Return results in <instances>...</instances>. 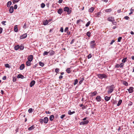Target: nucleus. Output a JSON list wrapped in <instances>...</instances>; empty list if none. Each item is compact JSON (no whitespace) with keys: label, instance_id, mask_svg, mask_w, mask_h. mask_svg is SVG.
<instances>
[{"label":"nucleus","instance_id":"nucleus-1","mask_svg":"<svg viewBox=\"0 0 134 134\" xmlns=\"http://www.w3.org/2000/svg\"><path fill=\"white\" fill-rule=\"evenodd\" d=\"M48 121V118L47 117H45L43 119H40L39 121L40 123L42 124L43 122L45 124L47 123Z\"/></svg>","mask_w":134,"mask_h":134},{"label":"nucleus","instance_id":"nucleus-2","mask_svg":"<svg viewBox=\"0 0 134 134\" xmlns=\"http://www.w3.org/2000/svg\"><path fill=\"white\" fill-rule=\"evenodd\" d=\"M95 42L96 41L94 40H93L90 42V47L91 48L93 49L95 47V46L96 45Z\"/></svg>","mask_w":134,"mask_h":134},{"label":"nucleus","instance_id":"nucleus-3","mask_svg":"<svg viewBox=\"0 0 134 134\" xmlns=\"http://www.w3.org/2000/svg\"><path fill=\"white\" fill-rule=\"evenodd\" d=\"M97 76L98 78L101 79H102L103 78H106L107 77V75L104 74H99L97 75Z\"/></svg>","mask_w":134,"mask_h":134},{"label":"nucleus","instance_id":"nucleus-4","mask_svg":"<svg viewBox=\"0 0 134 134\" xmlns=\"http://www.w3.org/2000/svg\"><path fill=\"white\" fill-rule=\"evenodd\" d=\"M114 86L113 85H111L109 88V89L108 90V94L110 93H112L114 90Z\"/></svg>","mask_w":134,"mask_h":134},{"label":"nucleus","instance_id":"nucleus-5","mask_svg":"<svg viewBox=\"0 0 134 134\" xmlns=\"http://www.w3.org/2000/svg\"><path fill=\"white\" fill-rule=\"evenodd\" d=\"M64 11L67 12L68 14H70L71 11V10H70L69 8L67 7H65L64 8Z\"/></svg>","mask_w":134,"mask_h":134},{"label":"nucleus","instance_id":"nucleus-6","mask_svg":"<svg viewBox=\"0 0 134 134\" xmlns=\"http://www.w3.org/2000/svg\"><path fill=\"white\" fill-rule=\"evenodd\" d=\"M89 122V121L88 120H86V121H81L80 122V125H85L87 124Z\"/></svg>","mask_w":134,"mask_h":134},{"label":"nucleus","instance_id":"nucleus-7","mask_svg":"<svg viewBox=\"0 0 134 134\" xmlns=\"http://www.w3.org/2000/svg\"><path fill=\"white\" fill-rule=\"evenodd\" d=\"M33 58V55H29L27 58L28 60L31 62Z\"/></svg>","mask_w":134,"mask_h":134},{"label":"nucleus","instance_id":"nucleus-8","mask_svg":"<svg viewBox=\"0 0 134 134\" xmlns=\"http://www.w3.org/2000/svg\"><path fill=\"white\" fill-rule=\"evenodd\" d=\"M107 20L110 21L112 22L113 21H114V18L111 16L107 18Z\"/></svg>","mask_w":134,"mask_h":134},{"label":"nucleus","instance_id":"nucleus-9","mask_svg":"<svg viewBox=\"0 0 134 134\" xmlns=\"http://www.w3.org/2000/svg\"><path fill=\"white\" fill-rule=\"evenodd\" d=\"M27 37V34L26 33L20 36V39H22L26 38Z\"/></svg>","mask_w":134,"mask_h":134},{"label":"nucleus","instance_id":"nucleus-10","mask_svg":"<svg viewBox=\"0 0 134 134\" xmlns=\"http://www.w3.org/2000/svg\"><path fill=\"white\" fill-rule=\"evenodd\" d=\"M133 88L132 87H130L129 89L127 90H128L129 92L130 93H132L133 92Z\"/></svg>","mask_w":134,"mask_h":134},{"label":"nucleus","instance_id":"nucleus-11","mask_svg":"<svg viewBox=\"0 0 134 134\" xmlns=\"http://www.w3.org/2000/svg\"><path fill=\"white\" fill-rule=\"evenodd\" d=\"M35 83V81L34 80L32 81L30 84V86L31 87H32Z\"/></svg>","mask_w":134,"mask_h":134},{"label":"nucleus","instance_id":"nucleus-12","mask_svg":"<svg viewBox=\"0 0 134 134\" xmlns=\"http://www.w3.org/2000/svg\"><path fill=\"white\" fill-rule=\"evenodd\" d=\"M102 99L101 97L99 96H97L96 98V100L98 102H100L101 101Z\"/></svg>","mask_w":134,"mask_h":134},{"label":"nucleus","instance_id":"nucleus-13","mask_svg":"<svg viewBox=\"0 0 134 134\" xmlns=\"http://www.w3.org/2000/svg\"><path fill=\"white\" fill-rule=\"evenodd\" d=\"M90 93L92 94L91 95V96L92 97H93L95 96H96L98 94L97 92L96 91L92 92Z\"/></svg>","mask_w":134,"mask_h":134},{"label":"nucleus","instance_id":"nucleus-14","mask_svg":"<svg viewBox=\"0 0 134 134\" xmlns=\"http://www.w3.org/2000/svg\"><path fill=\"white\" fill-rule=\"evenodd\" d=\"M14 8L12 6H11L10 8L9 11L10 13H12L13 12Z\"/></svg>","mask_w":134,"mask_h":134},{"label":"nucleus","instance_id":"nucleus-15","mask_svg":"<svg viewBox=\"0 0 134 134\" xmlns=\"http://www.w3.org/2000/svg\"><path fill=\"white\" fill-rule=\"evenodd\" d=\"M63 12V10L62 8H60L57 11L58 13L60 14H62V13Z\"/></svg>","mask_w":134,"mask_h":134},{"label":"nucleus","instance_id":"nucleus-16","mask_svg":"<svg viewBox=\"0 0 134 134\" xmlns=\"http://www.w3.org/2000/svg\"><path fill=\"white\" fill-rule=\"evenodd\" d=\"M110 97H108L107 96H106L105 97H104V100L105 101H108L110 99Z\"/></svg>","mask_w":134,"mask_h":134},{"label":"nucleus","instance_id":"nucleus-17","mask_svg":"<svg viewBox=\"0 0 134 134\" xmlns=\"http://www.w3.org/2000/svg\"><path fill=\"white\" fill-rule=\"evenodd\" d=\"M17 78H21V79H23L24 78V76L21 74H19L18 75Z\"/></svg>","mask_w":134,"mask_h":134},{"label":"nucleus","instance_id":"nucleus-18","mask_svg":"<svg viewBox=\"0 0 134 134\" xmlns=\"http://www.w3.org/2000/svg\"><path fill=\"white\" fill-rule=\"evenodd\" d=\"M49 52V55L50 56L53 55L55 53V52L53 50H51Z\"/></svg>","mask_w":134,"mask_h":134},{"label":"nucleus","instance_id":"nucleus-19","mask_svg":"<svg viewBox=\"0 0 134 134\" xmlns=\"http://www.w3.org/2000/svg\"><path fill=\"white\" fill-rule=\"evenodd\" d=\"M94 8L93 7H91L88 10V11L90 13H92L93 12L94 10Z\"/></svg>","mask_w":134,"mask_h":134},{"label":"nucleus","instance_id":"nucleus-20","mask_svg":"<svg viewBox=\"0 0 134 134\" xmlns=\"http://www.w3.org/2000/svg\"><path fill=\"white\" fill-rule=\"evenodd\" d=\"M48 23V21L47 20H44L43 22V25H47Z\"/></svg>","mask_w":134,"mask_h":134},{"label":"nucleus","instance_id":"nucleus-21","mask_svg":"<svg viewBox=\"0 0 134 134\" xmlns=\"http://www.w3.org/2000/svg\"><path fill=\"white\" fill-rule=\"evenodd\" d=\"M25 67V65L24 64H21L20 67V69L21 70H23Z\"/></svg>","mask_w":134,"mask_h":134},{"label":"nucleus","instance_id":"nucleus-22","mask_svg":"<svg viewBox=\"0 0 134 134\" xmlns=\"http://www.w3.org/2000/svg\"><path fill=\"white\" fill-rule=\"evenodd\" d=\"M35 127L34 125H32L28 128V130L29 131L33 129Z\"/></svg>","mask_w":134,"mask_h":134},{"label":"nucleus","instance_id":"nucleus-23","mask_svg":"<svg viewBox=\"0 0 134 134\" xmlns=\"http://www.w3.org/2000/svg\"><path fill=\"white\" fill-rule=\"evenodd\" d=\"M26 65L27 66H29L31 64V61H30L29 60H27L26 62Z\"/></svg>","mask_w":134,"mask_h":134},{"label":"nucleus","instance_id":"nucleus-24","mask_svg":"<svg viewBox=\"0 0 134 134\" xmlns=\"http://www.w3.org/2000/svg\"><path fill=\"white\" fill-rule=\"evenodd\" d=\"M54 118V116L53 115H52L50 116L49 119L51 121H52Z\"/></svg>","mask_w":134,"mask_h":134},{"label":"nucleus","instance_id":"nucleus-25","mask_svg":"<svg viewBox=\"0 0 134 134\" xmlns=\"http://www.w3.org/2000/svg\"><path fill=\"white\" fill-rule=\"evenodd\" d=\"M12 3L11 1L8 2L7 4V7H10V6L12 4Z\"/></svg>","mask_w":134,"mask_h":134},{"label":"nucleus","instance_id":"nucleus-26","mask_svg":"<svg viewBox=\"0 0 134 134\" xmlns=\"http://www.w3.org/2000/svg\"><path fill=\"white\" fill-rule=\"evenodd\" d=\"M75 111H73L72 112H71V111L70 110H69L68 111V114H69L70 115H72V114L75 113Z\"/></svg>","mask_w":134,"mask_h":134},{"label":"nucleus","instance_id":"nucleus-27","mask_svg":"<svg viewBox=\"0 0 134 134\" xmlns=\"http://www.w3.org/2000/svg\"><path fill=\"white\" fill-rule=\"evenodd\" d=\"M19 45H17V46H15L14 47L15 49V50H17L19 49Z\"/></svg>","mask_w":134,"mask_h":134},{"label":"nucleus","instance_id":"nucleus-28","mask_svg":"<svg viewBox=\"0 0 134 134\" xmlns=\"http://www.w3.org/2000/svg\"><path fill=\"white\" fill-rule=\"evenodd\" d=\"M122 102V100L120 99L119 100L117 104V106H120L121 103Z\"/></svg>","mask_w":134,"mask_h":134},{"label":"nucleus","instance_id":"nucleus-29","mask_svg":"<svg viewBox=\"0 0 134 134\" xmlns=\"http://www.w3.org/2000/svg\"><path fill=\"white\" fill-rule=\"evenodd\" d=\"M66 71L69 74L70 73L71 71H70V68H68L66 69Z\"/></svg>","mask_w":134,"mask_h":134},{"label":"nucleus","instance_id":"nucleus-30","mask_svg":"<svg viewBox=\"0 0 134 134\" xmlns=\"http://www.w3.org/2000/svg\"><path fill=\"white\" fill-rule=\"evenodd\" d=\"M74 85H76L77 84L78 82V80L77 79H75L74 80Z\"/></svg>","mask_w":134,"mask_h":134},{"label":"nucleus","instance_id":"nucleus-31","mask_svg":"<svg viewBox=\"0 0 134 134\" xmlns=\"http://www.w3.org/2000/svg\"><path fill=\"white\" fill-rule=\"evenodd\" d=\"M19 49L21 50H23L24 48V46L22 44L19 46Z\"/></svg>","mask_w":134,"mask_h":134},{"label":"nucleus","instance_id":"nucleus-32","mask_svg":"<svg viewBox=\"0 0 134 134\" xmlns=\"http://www.w3.org/2000/svg\"><path fill=\"white\" fill-rule=\"evenodd\" d=\"M34 110V109H33L32 108H29L28 110V112L29 113H32V112Z\"/></svg>","mask_w":134,"mask_h":134},{"label":"nucleus","instance_id":"nucleus-33","mask_svg":"<svg viewBox=\"0 0 134 134\" xmlns=\"http://www.w3.org/2000/svg\"><path fill=\"white\" fill-rule=\"evenodd\" d=\"M127 57H125L122 60V62L123 63H125L127 59Z\"/></svg>","mask_w":134,"mask_h":134},{"label":"nucleus","instance_id":"nucleus-34","mask_svg":"<svg viewBox=\"0 0 134 134\" xmlns=\"http://www.w3.org/2000/svg\"><path fill=\"white\" fill-rule=\"evenodd\" d=\"M91 33L90 31L87 32L86 33V35L88 37H90L91 36Z\"/></svg>","mask_w":134,"mask_h":134},{"label":"nucleus","instance_id":"nucleus-35","mask_svg":"<svg viewBox=\"0 0 134 134\" xmlns=\"http://www.w3.org/2000/svg\"><path fill=\"white\" fill-rule=\"evenodd\" d=\"M112 11V9L111 8H110L109 9H106L105 10V11L106 12H110Z\"/></svg>","mask_w":134,"mask_h":134},{"label":"nucleus","instance_id":"nucleus-36","mask_svg":"<svg viewBox=\"0 0 134 134\" xmlns=\"http://www.w3.org/2000/svg\"><path fill=\"white\" fill-rule=\"evenodd\" d=\"M14 30L15 32H17L18 31V29L17 25L15 26L14 28Z\"/></svg>","mask_w":134,"mask_h":134},{"label":"nucleus","instance_id":"nucleus-37","mask_svg":"<svg viewBox=\"0 0 134 134\" xmlns=\"http://www.w3.org/2000/svg\"><path fill=\"white\" fill-rule=\"evenodd\" d=\"M49 53V52H48L46 51H44V53H43V55L44 56L45 55H47Z\"/></svg>","mask_w":134,"mask_h":134},{"label":"nucleus","instance_id":"nucleus-38","mask_svg":"<svg viewBox=\"0 0 134 134\" xmlns=\"http://www.w3.org/2000/svg\"><path fill=\"white\" fill-rule=\"evenodd\" d=\"M5 66L6 68H10V66L8 64H5Z\"/></svg>","mask_w":134,"mask_h":134},{"label":"nucleus","instance_id":"nucleus-39","mask_svg":"<svg viewBox=\"0 0 134 134\" xmlns=\"http://www.w3.org/2000/svg\"><path fill=\"white\" fill-rule=\"evenodd\" d=\"M84 80V79L83 78H81V79L79 82V84L80 85L82 82Z\"/></svg>","mask_w":134,"mask_h":134},{"label":"nucleus","instance_id":"nucleus-40","mask_svg":"<svg viewBox=\"0 0 134 134\" xmlns=\"http://www.w3.org/2000/svg\"><path fill=\"white\" fill-rule=\"evenodd\" d=\"M39 64L40 66L42 67L44 65V63L41 62H39Z\"/></svg>","mask_w":134,"mask_h":134},{"label":"nucleus","instance_id":"nucleus-41","mask_svg":"<svg viewBox=\"0 0 134 134\" xmlns=\"http://www.w3.org/2000/svg\"><path fill=\"white\" fill-rule=\"evenodd\" d=\"M123 84L125 85V86H127L128 85V83L126 81H124L123 82Z\"/></svg>","mask_w":134,"mask_h":134},{"label":"nucleus","instance_id":"nucleus-42","mask_svg":"<svg viewBox=\"0 0 134 134\" xmlns=\"http://www.w3.org/2000/svg\"><path fill=\"white\" fill-rule=\"evenodd\" d=\"M90 21H88L86 24V27H88L89 25H90Z\"/></svg>","mask_w":134,"mask_h":134},{"label":"nucleus","instance_id":"nucleus-43","mask_svg":"<svg viewBox=\"0 0 134 134\" xmlns=\"http://www.w3.org/2000/svg\"><path fill=\"white\" fill-rule=\"evenodd\" d=\"M59 71V68H56L55 69V72L56 73H58Z\"/></svg>","mask_w":134,"mask_h":134},{"label":"nucleus","instance_id":"nucleus-44","mask_svg":"<svg viewBox=\"0 0 134 134\" xmlns=\"http://www.w3.org/2000/svg\"><path fill=\"white\" fill-rule=\"evenodd\" d=\"M45 4L44 3H42L41 4V7L42 8H44L45 6Z\"/></svg>","mask_w":134,"mask_h":134},{"label":"nucleus","instance_id":"nucleus-45","mask_svg":"<svg viewBox=\"0 0 134 134\" xmlns=\"http://www.w3.org/2000/svg\"><path fill=\"white\" fill-rule=\"evenodd\" d=\"M18 2V0H13V4H15L16 2Z\"/></svg>","mask_w":134,"mask_h":134},{"label":"nucleus","instance_id":"nucleus-46","mask_svg":"<svg viewBox=\"0 0 134 134\" xmlns=\"http://www.w3.org/2000/svg\"><path fill=\"white\" fill-rule=\"evenodd\" d=\"M122 39V37H119L118 38V42H120L121 40Z\"/></svg>","mask_w":134,"mask_h":134},{"label":"nucleus","instance_id":"nucleus-47","mask_svg":"<svg viewBox=\"0 0 134 134\" xmlns=\"http://www.w3.org/2000/svg\"><path fill=\"white\" fill-rule=\"evenodd\" d=\"M92 57V55L91 54H90L88 56L87 58L88 59Z\"/></svg>","mask_w":134,"mask_h":134},{"label":"nucleus","instance_id":"nucleus-48","mask_svg":"<svg viewBox=\"0 0 134 134\" xmlns=\"http://www.w3.org/2000/svg\"><path fill=\"white\" fill-rule=\"evenodd\" d=\"M123 63H121L120 64V65H119V66L121 68H122L123 67V66L124 65V64H123Z\"/></svg>","mask_w":134,"mask_h":134},{"label":"nucleus","instance_id":"nucleus-49","mask_svg":"<svg viewBox=\"0 0 134 134\" xmlns=\"http://www.w3.org/2000/svg\"><path fill=\"white\" fill-rule=\"evenodd\" d=\"M68 27H66L64 30V32H67L68 31Z\"/></svg>","mask_w":134,"mask_h":134},{"label":"nucleus","instance_id":"nucleus-50","mask_svg":"<svg viewBox=\"0 0 134 134\" xmlns=\"http://www.w3.org/2000/svg\"><path fill=\"white\" fill-rule=\"evenodd\" d=\"M111 22H112V24L114 25H115L117 24V22H116L113 21H112Z\"/></svg>","mask_w":134,"mask_h":134},{"label":"nucleus","instance_id":"nucleus-51","mask_svg":"<svg viewBox=\"0 0 134 134\" xmlns=\"http://www.w3.org/2000/svg\"><path fill=\"white\" fill-rule=\"evenodd\" d=\"M6 22V21H2V22H1V23L2 24L4 25H6V24H5V23Z\"/></svg>","mask_w":134,"mask_h":134},{"label":"nucleus","instance_id":"nucleus-52","mask_svg":"<svg viewBox=\"0 0 134 134\" xmlns=\"http://www.w3.org/2000/svg\"><path fill=\"white\" fill-rule=\"evenodd\" d=\"M124 18L127 20H128L129 19V18L128 16H125L124 17Z\"/></svg>","mask_w":134,"mask_h":134},{"label":"nucleus","instance_id":"nucleus-53","mask_svg":"<svg viewBox=\"0 0 134 134\" xmlns=\"http://www.w3.org/2000/svg\"><path fill=\"white\" fill-rule=\"evenodd\" d=\"M60 31V32H63L64 30H63V27H61V28Z\"/></svg>","mask_w":134,"mask_h":134},{"label":"nucleus","instance_id":"nucleus-54","mask_svg":"<svg viewBox=\"0 0 134 134\" xmlns=\"http://www.w3.org/2000/svg\"><path fill=\"white\" fill-rule=\"evenodd\" d=\"M65 116V115L64 114L60 116V118L61 119H63L64 118Z\"/></svg>","mask_w":134,"mask_h":134},{"label":"nucleus","instance_id":"nucleus-55","mask_svg":"<svg viewBox=\"0 0 134 134\" xmlns=\"http://www.w3.org/2000/svg\"><path fill=\"white\" fill-rule=\"evenodd\" d=\"M115 40H113L111 42V43H110V45H112L113 44V43L115 42Z\"/></svg>","mask_w":134,"mask_h":134},{"label":"nucleus","instance_id":"nucleus-56","mask_svg":"<svg viewBox=\"0 0 134 134\" xmlns=\"http://www.w3.org/2000/svg\"><path fill=\"white\" fill-rule=\"evenodd\" d=\"M6 79V76H4L2 78V79L3 80H5Z\"/></svg>","mask_w":134,"mask_h":134},{"label":"nucleus","instance_id":"nucleus-57","mask_svg":"<svg viewBox=\"0 0 134 134\" xmlns=\"http://www.w3.org/2000/svg\"><path fill=\"white\" fill-rule=\"evenodd\" d=\"M17 5H15L14 6V8L15 9H16L17 8Z\"/></svg>","mask_w":134,"mask_h":134},{"label":"nucleus","instance_id":"nucleus-58","mask_svg":"<svg viewBox=\"0 0 134 134\" xmlns=\"http://www.w3.org/2000/svg\"><path fill=\"white\" fill-rule=\"evenodd\" d=\"M16 81V78L13 77V82H15Z\"/></svg>","mask_w":134,"mask_h":134},{"label":"nucleus","instance_id":"nucleus-59","mask_svg":"<svg viewBox=\"0 0 134 134\" xmlns=\"http://www.w3.org/2000/svg\"><path fill=\"white\" fill-rule=\"evenodd\" d=\"M46 113L47 114H50L51 113V112H50L49 111H46Z\"/></svg>","mask_w":134,"mask_h":134},{"label":"nucleus","instance_id":"nucleus-60","mask_svg":"<svg viewBox=\"0 0 134 134\" xmlns=\"http://www.w3.org/2000/svg\"><path fill=\"white\" fill-rule=\"evenodd\" d=\"M3 29L1 27H0V34L2 32Z\"/></svg>","mask_w":134,"mask_h":134},{"label":"nucleus","instance_id":"nucleus-61","mask_svg":"<svg viewBox=\"0 0 134 134\" xmlns=\"http://www.w3.org/2000/svg\"><path fill=\"white\" fill-rule=\"evenodd\" d=\"M63 76L62 75L60 76L59 77V79L61 80L63 78Z\"/></svg>","mask_w":134,"mask_h":134},{"label":"nucleus","instance_id":"nucleus-62","mask_svg":"<svg viewBox=\"0 0 134 134\" xmlns=\"http://www.w3.org/2000/svg\"><path fill=\"white\" fill-rule=\"evenodd\" d=\"M63 2V0H59L58 3H61Z\"/></svg>","mask_w":134,"mask_h":134},{"label":"nucleus","instance_id":"nucleus-63","mask_svg":"<svg viewBox=\"0 0 134 134\" xmlns=\"http://www.w3.org/2000/svg\"><path fill=\"white\" fill-rule=\"evenodd\" d=\"M37 64H36L35 65H33L32 66V67L33 68H35L37 66Z\"/></svg>","mask_w":134,"mask_h":134},{"label":"nucleus","instance_id":"nucleus-64","mask_svg":"<svg viewBox=\"0 0 134 134\" xmlns=\"http://www.w3.org/2000/svg\"><path fill=\"white\" fill-rule=\"evenodd\" d=\"M100 13L99 12H98L97 14V16H98L100 14Z\"/></svg>","mask_w":134,"mask_h":134}]
</instances>
